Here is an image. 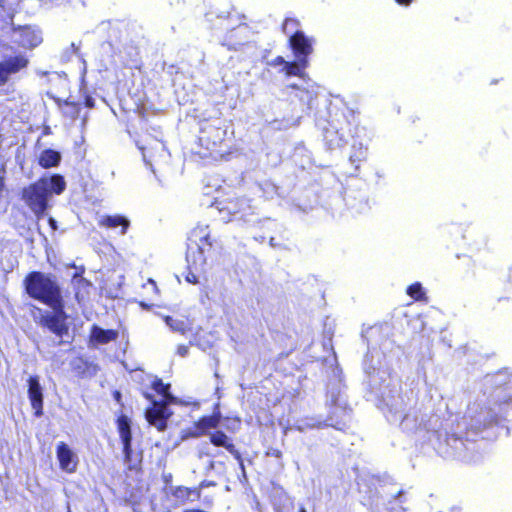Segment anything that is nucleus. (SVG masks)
<instances>
[{"instance_id": "nucleus-40", "label": "nucleus", "mask_w": 512, "mask_h": 512, "mask_svg": "<svg viewBox=\"0 0 512 512\" xmlns=\"http://www.w3.org/2000/svg\"><path fill=\"white\" fill-rule=\"evenodd\" d=\"M429 434L431 435V437H429V440H432V437H434L437 440V442H438L437 449H439L440 441L438 440L437 436L433 435L432 433H429ZM438 451H439L440 454H442L440 450H438Z\"/></svg>"}, {"instance_id": "nucleus-36", "label": "nucleus", "mask_w": 512, "mask_h": 512, "mask_svg": "<svg viewBox=\"0 0 512 512\" xmlns=\"http://www.w3.org/2000/svg\"><path fill=\"white\" fill-rule=\"evenodd\" d=\"M189 347L186 345H179L177 348V354L181 357H185L188 355Z\"/></svg>"}, {"instance_id": "nucleus-44", "label": "nucleus", "mask_w": 512, "mask_h": 512, "mask_svg": "<svg viewBox=\"0 0 512 512\" xmlns=\"http://www.w3.org/2000/svg\"><path fill=\"white\" fill-rule=\"evenodd\" d=\"M199 140L201 143H203L206 141V137L204 135H202V136H200Z\"/></svg>"}, {"instance_id": "nucleus-1", "label": "nucleus", "mask_w": 512, "mask_h": 512, "mask_svg": "<svg viewBox=\"0 0 512 512\" xmlns=\"http://www.w3.org/2000/svg\"><path fill=\"white\" fill-rule=\"evenodd\" d=\"M482 396L469 406L467 420L457 423V432L450 433L448 422H443L438 415L422 414L411 407L400 419V427L408 433L425 432L437 436L439 450L445 457H465L472 438L486 427L496 423L503 406L512 401V375L499 372L487 375L483 381Z\"/></svg>"}, {"instance_id": "nucleus-26", "label": "nucleus", "mask_w": 512, "mask_h": 512, "mask_svg": "<svg viewBox=\"0 0 512 512\" xmlns=\"http://www.w3.org/2000/svg\"><path fill=\"white\" fill-rule=\"evenodd\" d=\"M117 337H118V332L116 330H112V329L105 330L96 325H94L92 327L91 338L93 341H95L99 344L109 343L110 341L116 340Z\"/></svg>"}, {"instance_id": "nucleus-20", "label": "nucleus", "mask_w": 512, "mask_h": 512, "mask_svg": "<svg viewBox=\"0 0 512 512\" xmlns=\"http://www.w3.org/2000/svg\"><path fill=\"white\" fill-rule=\"evenodd\" d=\"M190 244L198 247L203 244L204 249H211L212 242L210 240V231L208 225L198 224L190 233Z\"/></svg>"}, {"instance_id": "nucleus-17", "label": "nucleus", "mask_w": 512, "mask_h": 512, "mask_svg": "<svg viewBox=\"0 0 512 512\" xmlns=\"http://www.w3.org/2000/svg\"><path fill=\"white\" fill-rule=\"evenodd\" d=\"M118 430L120 434V438L123 444V453L125 462H129L131 458L132 448H131V430H130V420L128 417L122 415L117 420Z\"/></svg>"}, {"instance_id": "nucleus-22", "label": "nucleus", "mask_w": 512, "mask_h": 512, "mask_svg": "<svg viewBox=\"0 0 512 512\" xmlns=\"http://www.w3.org/2000/svg\"><path fill=\"white\" fill-rule=\"evenodd\" d=\"M99 225L111 229L121 227L120 235H125L130 226V221L122 215H106L101 217Z\"/></svg>"}, {"instance_id": "nucleus-8", "label": "nucleus", "mask_w": 512, "mask_h": 512, "mask_svg": "<svg viewBox=\"0 0 512 512\" xmlns=\"http://www.w3.org/2000/svg\"><path fill=\"white\" fill-rule=\"evenodd\" d=\"M286 90L290 96L299 100L304 112H310L315 107L318 87L309 78H302V83L288 84Z\"/></svg>"}, {"instance_id": "nucleus-9", "label": "nucleus", "mask_w": 512, "mask_h": 512, "mask_svg": "<svg viewBox=\"0 0 512 512\" xmlns=\"http://www.w3.org/2000/svg\"><path fill=\"white\" fill-rule=\"evenodd\" d=\"M327 406L329 415L325 425L338 428V425L348 416L347 401L338 386L329 388Z\"/></svg>"}, {"instance_id": "nucleus-47", "label": "nucleus", "mask_w": 512, "mask_h": 512, "mask_svg": "<svg viewBox=\"0 0 512 512\" xmlns=\"http://www.w3.org/2000/svg\"><path fill=\"white\" fill-rule=\"evenodd\" d=\"M299 512H306L305 508L301 507Z\"/></svg>"}, {"instance_id": "nucleus-33", "label": "nucleus", "mask_w": 512, "mask_h": 512, "mask_svg": "<svg viewBox=\"0 0 512 512\" xmlns=\"http://www.w3.org/2000/svg\"><path fill=\"white\" fill-rule=\"evenodd\" d=\"M196 271L194 269H189V272L187 273L185 279L187 282L191 284H196L198 282V277L195 273Z\"/></svg>"}, {"instance_id": "nucleus-10", "label": "nucleus", "mask_w": 512, "mask_h": 512, "mask_svg": "<svg viewBox=\"0 0 512 512\" xmlns=\"http://www.w3.org/2000/svg\"><path fill=\"white\" fill-rule=\"evenodd\" d=\"M12 39L24 48H34L42 42V34L32 27H19L13 30Z\"/></svg>"}, {"instance_id": "nucleus-34", "label": "nucleus", "mask_w": 512, "mask_h": 512, "mask_svg": "<svg viewBox=\"0 0 512 512\" xmlns=\"http://www.w3.org/2000/svg\"><path fill=\"white\" fill-rule=\"evenodd\" d=\"M78 51H79V47L76 46L75 43H71L70 48L65 52L64 57L66 58V60H69L70 55L77 54Z\"/></svg>"}, {"instance_id": "nucleus-5", "label": "nucleus", "mask_w": 512, "mask_h": 512, "mask_svg": "<svg viewBox=\"0 0 512 512\" xmlns=\"http://www.w3.org/2000/svg\"><path fill=\"white\" fill-rule=\"evenodd\" d=\"M363 370L368 378L371 388H381L389 379L393 378L391 367L385 355L377 348H372L363 361Z\"/></svg>"}, {"instance_id": "nucleus-45", "label": "nucleus", "mask_w": 512, "mask_h": 512, "mask_svg": "<svg viewBox=\"0 0 512 512\" xmlns=\"http://www.w3.org/2000/svg\"><path fill=\"white\" fill-rule=\"evenodd\" d=\"M270 245H271V246H274V238H271V239H270Z\"/></svg>"}, {"instance_id": "nucleus-38", "label": "nucleus", "mask_w": 512, "mask_h": 512, "mask_svg": "<svg viewBox=\"0 0 512 512\" xmlns=\"http://www.w3.org/2000/svg\"><path fill=\"white\" fill-rule=\"evenodd\" d=\"M395 1H396L399 5H401V6H405V7L409 6V5L413 2V0H395Z\"/></svg>"}, {"instance_id": "nucleus-27", "label": "nucleus", "mask_w": 512, "mask_h": 512, "mask_svg": "<svg viewBox=\"0 0 512 512\" xmlns=\"http://www.w3.org/2000/svg\"><path fill=\"white\" fill-rule=\"evenodd\" d=\"M368 156V148L363 145V143H354L352 145L351 154L349 156V161L352 165L355 166L357 170L359 168V164L366 161Z\"/></svg>"}, {"instance_id": "nucleus-42", "label": "nucleus", "mask_w": 512, "mask_h": 512, "mask_svg": "<svg viewBox=\"0 0 512 512\" xmlns=\"http://www.w3.org/2000/svg\"><path fill=\"white\" fill-rule=\"evenodd\" d=\"M120 396H121V395H120V392L116 391V392L114 393V397H115V399H116V400H119Z\"/></svg>"}, {"instance_id": "nucleus-4", "label": "nucleus", "mask_w": 512, "mask_h": 512, "mask_svg": "<svg viewBox=\"0 0 512 512\" xmlns=\"http://www.w3.org/2000/svg\"><path fill=\"white\" fill-rule=\"evenodd\" d=\"M27 294L47 306L63 301L59 285L51 277L41 272H31L25 278Z\"/></svg>"}, {"instance_id": "nucleus-24", "label": "nucleus", "mask_w": 512, "mask_h": 512, "mask_svg": "<svg viewBox=\"0 0 512 512\" xmlns=\"http://www.w3.org/2000/svg\"><path fill=\"white\" fill-rule=\"evenodd\" d=\"M307 59L297 58L295 62H287L284 67L281 68V72H285L287 76H297L298 81L296 83H302V78H307L304 69L307 66Z\"/></svg>"}, {"instance_id": "nucleus-35", "label": "nucleus", "mask_w": 512, "mask_h": 512, "mask_svg": "<svg viewBox=\"0 0 512 512\" xmlns=\"http://www.w3.org/2000/svg\"><path fill=\"white\" fill-rule=\"evenodd\" d=\"M286 63H287V61H285L283 57L278 56L275 59H273L272 61H270L269 65L274 66V67L281 66L283 68L284 64H286Z\"/></svg>"}, {"instance_id": "nucleus-30", "label": "nucleus", "mask_w": 512, "mask_h": 512, "mask_svg": "<svg viewBox=\"0 0 512 512\" xmlns=\"http://www.w3.org/2000/svg\"><path fill=\"white\" fill-rule=\"evenodd\" d=\"M321 424L322 423L320 421H317L314 418H309V419L297 421V423L294 425V428L296 430H298L299 432H304L307 429L320 427Z\"/></svg>"}, {"instance_id": "nucleus-48", "label": "nucleus", "mask_w": 512, "mask_h": 512, "mask_svg": "<svg viewBox=\"0 0 512 512\" xmlns=\"http://www.w3.org/2000/svg\"><path fill=\"white\" fill-rule=\"evenodd\" d=\"M212 146H213V147H215V146H216V141H213Z\"/></svg>"}, {"instance_id": "nucleus-29", "label": "nucleus", "mask_w": 512, "mask_h": 512, "mask_svg": "<svg viewBox=\"0 0 512 512\" xmlns=\"http://www.w3.org/2000/svg\"><path fill=\"white\" fill-rule=\"evenodd\" d=\"M164 321L172 331L179 332L182 334L186 332L187 325L185 321L180 319H174L170 316H165Z\"/></svg>"}, {"instance_id": "nucleus-15", "label": "nucleus", "mask_w": 512, "mask_h": 512, "mask_svg": "<svg viewBox=\"0 0 512 512\" xmlns=\"http://www.w3.org/2000/svg\"><path fill=\"white\" fill-rule=\"evenodd\" d=\"M56 454L62 470L68 473H72L76 470L78 462L77 456L66 443H58Z\"/></svg>"}, {"instance_id": "nucleus-39", "label": "nucleus", "mask_w": 512, "mask_h": 512, "mask_svg": "<svg viewBox=\"0 0 512 512\" xmlns=\"http://www.w3.org/2000/svg\"><path fill=\"white\" fill-rule=\"evenodd\" d=\"M213 131L217 134V139L219 141H221L222 137H221V131L219 129H213Z\"/></svg>"}, {"instance_id": "nucleus-14", "label": "nucleus", "mask_w": 512, "mask_h": 512, "mask_svg": "<svg viewBox=\"0 0 512 512\" xmlns=\"http://www.w3.org/2000/svg\"><path fill=\"white\" fill-rule=\"evenodd\" d=\"M28 60L24 56H13L0 62V86L4 85L11 74L26 67Z\"/></svg>"}, {"instance_id": "nucleus-3", "label": "nucleus", "mask_w": 512, "mask_h": 512, "mask_svg": "<svg viewBox=\"0 0 512 512\" xmlns=\"http://www.w3.org/2000/svg\"><path fill=\"white\" fill-rule=\"evenodd\" d=\"M371 389L380 394L382 410L390 422H397L415 401L414 392L411 389L403 390L400 381L395 377L382 384L381 388Z\"/></svg>"}, {"instance_id": "nucleus-31", "label": "nucleus", "mask_w": 512, "mask_h": 512, "mask_svg": "<svg viewBox=\"0 0 512 512\" xmlns=\"http://www.w3.org/2000/svg\"><path fill=\"white\" fill-rule=\"evenodd\" d=\"M299 22L296 19L288 18L285 20L283 24V31L284 33L289 36V39L291 38V35L295 33V31L298 30Z\"/></svg>"}, {"instance_id": "nucleus-16", "label": "nucleus", "mask_w": 512, "mask_h": 512, "mask_svg": "<svg viewBox=\"0 0 512 512\" xmlns=\"http://www.w3.org/2000/svg\"><path fill=\"white\" fill-rule=\"evenodd\" d=\"M221 420V413L219 410L214 411L210 416H204L200 418L194 424V429L190 431V435L194 438H198L202 435L207 434L210 429L218 427Z\"/></svg>"}, {"instance_id": "nucleus-18", "label": "nucleus", "mask_w": 512, "mask_h": 512, "mask_svg": "<svg viewBox=\"0 0 512 512\" xmlns=\"http://www.w3.org/2000/svg\"><path fill=\"white\" fill-rule=\"evenodd\" d=\"M73 268L75 269V273L72 275V286L75 290V297L80 303L87 296L91 283L82 276L85 271L84 267L73 265Z\"/></svg>"}, {"instance_id": "nucleus-7", "label": "nucleus", "mask_w": 512, "mask_h": 512, "mask_svg": "<svg viewBox=\"0 0 512 512\" xmlns=\"http://www.w3.org/2000/svg\"><path fill=\"white\" fill-rule=\"evenodd\" d=\"M153 389L164 397L163 402L153 401L151 408L146 410L147 421L155 426L159 431H163L167 427V419L170 417L171 412L168 409V404L175 403L176 398L170 394V385L164 384L161 379H156L152 384Z\"/></svg>"}, {"instance_id": "nucleus-13", "label": "nucleus", "mask_w": 512, "mask_h": 512, "mask_svg": "<svg viewBox=\"0 0 512 512\" xmlns=\"http://www.w3.org/2000/svg\"><path fill=\"white\" fill-rule=\"evenodd\" d=\"M28 397L35 416L40 417L43 414V389L38 376H30L28 379Z\"/></svg>"}, {"instance_id": "nucleus-23", "label": "nucleus", "mask_w": 512, "mask_h": 512, "mask_svg": "<svg viewBox=\"0 0 512 512\" xmlns=\"http://www.w3.org/2000/svg\"><path fill=\"white\" fill-rule=\"evenodd\" d=\"M210 442L215 446L224 447L236 459H240L239 451L224 432L218 430L210 433Z\"/></svg>"}, {"instance_id": "nucleus-41", "label": "nucleus", "mask_w": 512, "mask_h": 512, "mask_svg": "<svg viewBox=\"0 0 512 512\" xmlns=\"http://www.w3.org/2000/svg\"><path fill=\"white\" fill-rule=\"evenodd\" d=\"M184 512H204V511L199 510V509H188V510H185Z\"/></svg>"}, {"instance_id": "nucleus-2", "label": "nucleus", "mask_w": 512, "mask_h": 512, "mask_svg": "<svg viewBox=\"0 0 512 512\" xmlns=\"http://www.w3.org/2000/svg\"><path fill=\"white\" fill-rule=\"evenodd\" d=\"M66 188L64 177L54 174L42 177L23 189L22 199L37 219L44 216L49 208V200L53 194H61Z\"/></svg>"}, {"instance_id": "nucleus-21", "label": "nucleus", "mask_w": 512, "mask_h": 512, "mask_svg": "<svg viewBox=\"0 0 512 512\" xmlns=\"http://www.w3.org/2000/svg\"><path fill=\"white\" fill-rule=\"evenodd\" d=\"M324 140L330 150L342 148L347 143L344 134L332 125L324 130Z\"/></svg>"}, {"instance_id": "nucleus-43", "label": "nucleus", "mask_w": 512, "mask_h": 512, "mask_svg": "<svg viewBox=\"0 0 512 512\" xmlns=\"http://www.w3.org/2000/svg\"><path fill=\"white\" fill-rule=\"evenodd\" d=\"M273 455L276 456V457H280L281 456V452L279 450H276L275 452H273Z\"/></svg>"}, {"instance_id": "nucleus-11", "label": "nucleus", "mask_w": 512, "mask_h": 512, "mask_svg": "<svg viewBox=\"0 0 512 512\" xmlns=\"http://www.w3.org/2000/svg\"><path fill=\"white\" fill-rule=\"evenodd\" d=\"M216 208L221 214V219L225 222L231 220H240L244 217V214H241L244 211V206H246V201L241 199L237 200H229L228 202H216ZM247 208L250 207L247 205Z\"/></svg>"}, {"instance_id": "nucleus-12", "label": "nucleus", "mask_w": 512, "mask_h": 512, "mask_svg": "<svg viewBox=\"0 0 512 512\" xmlns=\"http://www.w3.org/2000/svg\"><path fill=\"white\" fill-rule=\"evenodd\" d=\"M289 42L296 58L307 59L313 51L312 39L307 37L303 31H295Z\"/></svg>"}, {"instance_id": "nucleus-6", "label": "nucleus", "mask_w": 512, "mask_h": 512, "mask_svg": "<svg viewBox=\"0 0 512 512\" xmlns=\"http://www.w3.org/2000/svg\"><path fill=\"white\" fill-rule=\"evenodd\" d=\"M52 311L44 310L33 306L31 315L35 323L47 328L56 336L62 338L68 333V325L66 323L67 315L64 311V301L58 304L49 305Z\"/></svg>"}, {"instance_id": "nucleus-19", "label": "nucleus", "mask_w": 512, "mask_h": 512, "mask_svg": "<svg viewBox=\"0 0 512 512\" xmlns=\"http://www.w3.org/2000/svg\"><path fill=\"white\" fill-rule=\"evenodd\" d=\"M206 251H209V249H204L203 244H200L198 247L188 245L187 254H186V261L188 263V268L194 269L195 271L202 270L206 263V257H205Z\"/></svg>"}, {"instance_id": "nucleus-46", "label": "nucleus", "mask_w": 512, "mask_h": 512, "mask_svg": "<svg viewBox=\"0 0 512 512\" xmlns=\"http://www.w3.org/2000/svg\"><path fill=\"white\" fill-rule=\"evenodd\" d=\"M269 187L271 188V190H276V187L274 185H269Z\"/></svg>"}, {"instance_id": "nucleus-28", "label": "nucleus", "mask_w": 512, "mask_h": 512, "mask_svg": "<svg viewBox=\"0 0 512 512\" xmlns=\"http://www.w3.org/2000/svg\"><path fill=\"white\" fill-rule=\"evenodd\" d=\"M407 294L416 301H426V293L421 283L416 282L408 286Z\"/></svg>"}, {"instance_id": "nucleus-37", "label": "nucleus", "mask_w": 512, "mask_h": 512, "mask_svg": "<svg viewBox=\"0 0 512 512\" xmlns=\"http://www.w3.org/2000/svg\"><path fill=\"white\" fill-rule=\"evenodd\" d=\"M48 223H49L50 227L52 228V230H56L57 229V222H56V220L54 218L49 217Z\"/></svg>"}, {"instance_id": "nucleus-25", "label": "nucleus", "mask_w": 512, "mask_h": 512, "mask_svg": "<svg viewBox=\"0 0 512 512\" xmlns=\"http://www.w3.org/2000/svg\"><path fill=\"white\" fill-rule=\"evenodd\" d=\"M61 161L60 152L53 149L43 150L38 158V163L43 168H52L59 165Z\"/></svg>"}, {"instance_id": "nucleus-32", "label": "nucleus", "mask_w": 512, "mask_h": 512, "mask_svg": "<svg viewBox=\"0 0 512 512\" xmlns=\"http://www.w3.org/2000/svg\"><path fill=\"white\" fill-rule=\"evenodd\" d=\"M191 492L192 491L189 488L177 487L173 490L172 494L179 501L185 502L189 499Z\"/></svg>"}]
</instances>
